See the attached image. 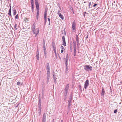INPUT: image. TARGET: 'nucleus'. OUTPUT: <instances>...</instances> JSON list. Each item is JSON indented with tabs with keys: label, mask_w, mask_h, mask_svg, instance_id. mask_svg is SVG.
Returning a JSON list of instances; mask_svg holds the SVG:
<instances>
[{
	"label": "nucleus",
	"mask_w": 122,
	"mask_h": 122,
	"mask_svg": "<svg viewBox=\"0 0 122 122\" xmlns=\"http://www.w3.org/2000/svg\"><path fill=\"white\" fill-rule=\"evenodd\" d=\"M38 0H35V2L36 5V17L37 20L38 19L39 13V5L38 2Z\"/></svg>",
	"instance_id": "nucleus-1"
},
{
	"label": "nucleus",
	"mask_w": 122,
	"mask_h": 122,
	"mask_svg": "<svg viewBox=\"0 0 122 122\" xmlns=\"http://www.w3.org/2000/svg\"><path fill=\"white\" fill-rule=\"evenodd\" d=\"M92 67L90 65H86L84 66V69L87 71H91L92 70Z\"/></svg>",
	"instance_id": "nucleus-2"
},
{
	"label": "nucleus",
	"mask_w": 122,
	"mask_h": 122,
	"mask_svg": "<svg viewBox=\"0 0 122 122\" xmlns=\"http://www.w3.org/2000/svg\"><path fill=\"white\" fill-rule=\"evenodd\" d=\"M76 21L75 20H74L72 22V30L74 31H75L76 30Z\"/></svg>",
	"instance_id": "nucleus-3"
},
{
	"label": "nucleus",
	"mask_w": 122,
	"mask_h": 122,
	"mask_svg": "<svg viewBox=\"0 0 122 122\" xmlns=\"http://www.w3.org/2000/svg\"><path fill=\"white\" fill-rule=\"evenodd\" d=\"M89 81L88 79L86 80L85 82V83L84 84V88L85 89H86V88L89 85Z\"/></svg>",
	"instance_id": "nucleus-4"
},
{
	"label": "nucleus",
	"mask_w": 122,
	"mask_h": 122,
	"mask_svg": "<svg viewBox=\"0 0 122 122\" xmlns=\"http://www.w3.org/2000/svg\"><path fill=\"white\" fill-rule=\"evenodd\" d=\"M62 39L63 41L62 45L64 46H66V44L65 41V38L64 36H62Z\"/></svg>",
	"instance_id": "nucleus-5"
},
{
	"label": "nucleus",
	"mask_w": 122,
	"mask_h": 122,
	"mask_svg": "<svg viewBox=\"0 0 122 122\" xmlns=\"http://www.w3.org/2000/svg\"><path fill=\"white\" fill-rule=\"evenodd\" d=\"M39 101L38 103V108H39L38 109H41V100L40 98L39 99Z\"/></svg>",
	"instance_id": "nucleus-6"
},
{
	"label": "nucleus",
	"mask_w": 122,
	"mask_h": 122,
	"mask_svg": "<svg viewBox=\"0 0 122 122\" xmlns=\"http://www.w3.org/2000/svg\"><path fill=\"white\" fill-rule=\"evenodd\" d=\"M69 87V84H68L65 87V88L64 90L65 92L64 93H67V92H68V90Z\"/></svg>",
	"instance_id": "nucleus-7"
},
{
	"label": "nucleus",
	"mask_w": 122,
	"mask_h": 122,
	"mask_svg": "<svg viewBox=\"0 0 122 122\" xmlns=\"http://www.w3.org/2000/svg\"><path fill=\"white\" fill-rule=\"evenodd\" d=\"M46 114L45 113H44L43 114L42 119V122H46Z\"/></svg>",
	"instance_id": "nucleus-8"
},
{
	"label": "nucleus",
	"mask_w": 122,
	"mask_h": 122,
	"mask_svg": "<svg viewBox=\"0 0 122 122\" xmlns=\"http://www.w3.org/2000/svg\"><path fill=\"white\" fill-rule=\"evenodd\" d=\"M67 95V93H64V94H63V99L64 100V101H66V98L67 97H66Z\"/></svg>",
	"instance_id": "nucleus-9"
},
{
	"label": "nucleus",
	"mask_w": 122,
	"mask_h": 122,
	"mask_svg": "<svg viewBox=\"0 0 122 122\" xmlns=\"http://www.w3.org/2000/svg\"><path fill=\"white\" fill-rule=\"evenodd\" d=\"M47 10L48 9L47 8H46L45 9V12L44 13V17H46Z\"/></svg>",
	"instance_id": "nucleus-10"
},
{
	"label": "nucleus",
	"mask_w": 122,
	"mask_h": 122,
	"mask_svg": "<svg viewBox=\"0 0 122 122\" xmlns=\"http://www.w3.org/2000/svg\"><path fill=\"white\" fill-rule=\"evenodd\" d=\"M105 92L104 89V88H102V92H101V94L102 96H103L105 94Z\"/></svg>",
	"instance_id": "nucleus-11"
},
{
	"label": "nucleus",
	"mask_w": 122,
	"mask_h": 122,
	"mask_svg": "<svg viewBox=\"0 0 122 122\" xmlns=\"http://www.w3.org/2000/svg\"><path fill=\"white\" fill-rule=\"evenodd\" d=\"M36 56L37 60H39V51L38 52L37 51V53Z\"/></svg>",
	"instance_id": "nucleus-12"
},
{
	"label": "nucleus",
	"mask_w": 122,
	"mask_h": 122,
	"mask_svg": "<svg viewBox=\"0 0 122 122\" xmlns=\"http://www.w3.org/2000/svg\"><path fill=\"white\" fill-rule=\"evenodd\" d=\"M46 70L47 71L50 70V66L48 63H47L46 64Z\"/></svg>",
	"instance_id": "nucleus-13"
},
{
	"label": "nucleus",
	"mask_w": 122,
	"mask_h": 122,
	"mask_svg": "<svg viewBox=\"0 0 122 122\" xmlns=\"http://www.w3.org/2000/svg\"><path fill=\"white\" fill-rule=\"evenodd\" d=\"M56 73L54 72L53 71V78H56V76H57V75H56Z\"/></svg>",
	"instance_id": "nucleus-14"
},
{
	"label": "nucleus",
	"mask_w": 122,
	"mask_h": 122,
	"mask_svg": "<svg viewBox=\"0 0 122 122\" xmlns=\"http://www.w3.org/2000/svg\"><path fill=\"white\" fill-rule=\"evenodd\" d=\"M68 60L67 59H66V58H64V60L65 61V64L66 66H67L68 65Z\"/></svg>",
	"instance_id": "nucleus-15"
},
{
	"label": "nucleus",
	"mask_w": 122,
	"mask_h": 122,
	"mask_svg": "<svg viewBox=\"0 0 122 122\" xmlns=\"http://www.w3.org/2000/svg\"><path fill=\"white\" fill-rule=\"evenodd\" d=\"M73 43V48L74 49H76V43L75 41H74Z\"/></svg>",
	"instance_id": "nucleus-16"
},
{
	"label": "nucleus",
	"mask_w": 122,
	"mask_h": 122,
	"mask_svg": "<svg viewBox=\"0 0 122 122\" xmlns=\"http://www.w3.org/2000/svg\"><path fill=\"white\" fill-rule=\"evenodd\" d=\"M13 14L14 15H15L16 14V11L15 9H14L12 10Z\"/></svg>",
	"instance_id": "nucleus-17"
},
{
	"label": "nucleus",
	"mask_w": 122,
	"mask_h": 122,
	"mask_svg": "<svg viewBox=\"0 0 122 122\" xmlns=\"http://www.w3.org/2000/svg\"><path fill=\"white\" fill-rule=\"evenodd\" d=\"M44 53L45 54V56L46 58V48H44Z\"/></svg>",
	"instance_id": "nucleus-18"
},
{
	"label": "nucleus",
	"mask_w": 122,
	"mask_h": 122,
	"mask_svg": "<svg viewBox=\"0 0 122 122\" xmlns=\"http://www.w3.org/2000/svg\"><path fill=\"white\" fill-rule=\"evenodd\" d=\"M59 16L61 19L62 20L64 19V17L61 14V13L59 14Z\"/></svg>",
	"instance_id": "nucleus-19"
},
{
	"label": "nucleus",
	"mask_w": 122,
	"mask_h": 122,
	"mask_svg": "<svg viewBox=\"0 0 122 122\" xmlns=\"http://www.w3.org/2000/svg\"><path fill=\"white\" fill-rule=\"evenodd\" d=\"M43 47L44 48H46V46H45V40L44 39L43 40Z\"/></svg>",
	"instance_id": "nucleus-20"
},
{
	"label": "nucleus",
	"mask_w": 122,
	"mask_h": 122,
	"mask_svg": "<svg viewBox=\"0 0 122 122\" xmlns=\"http://www.w3.org/2000/svg\"><path fill=\"white\" fill-rule=\"evenodd\" d=\"M71 102H68V108H70V107L71 106Z\"/></svg>",
	"instance_id": "nucleus-21"
},
{
	"label": "nucleus",
	"mask_w": 122,
	"mask_h": 122,
	"mask_svg": "<svg viewBox=\"0 0 122 122\" xmlns=\"http://www.w3.org/2000/svg\"><path fill=\"white\" fill-rule=\"evenodd\" d=\"M35 23H34L33 24V26H32V29H35L36 26H35Z\"/></svg>",
	"instance_id": "nucleus-22"
},
{
	"label": "nucleus",
	"mask_w": 122,
	"mask_h": 122,
	"mask_svg": "<svg viewBox=\"0 0 122 122\" xmlns=\"http://www.w3.org/2000/svg\"><path fill=\"white\" fill-rule=\"evenodd\" d=\"M8 14L10 17H12L11 11H9Z\"/></svg>",
	"instance_id": "nucleus-23"
},
{
	"label": "nucleus",
	"mask_w": 122,
	"mask_h": 122,
	"mask_svg": "<svg viewBox=\"0 0 122 122\" xmlns=\"http://www.w3.org/2000/svg\"><path fill=\"white\" fill-rule=\"evenodd\" d=\"M42 97L43 98L44 97V90L43 89L42 90Z\"/></svg>",
	"instance_id": "nucleus-24"
},
{
	"label": "nucleus",
	"mask_w": 122,
	"mask_h": 122,
	"mask_svg": "<svg viewBox=\"0 0 122 122\" xmlns=\"http://www.w3.org/2000/svg\"><path fill=\"white\" fill-rule=\"evenodd\" d=\"M74 56H76V49H74Z\"/></svg>",
	"instance_id": "nucleus-25"
},
{
	"label": "nucleus",
	"mask_w": 122,
	"mask_h": 122,
	"mask_svg": "<svg viewBox=\"0 0 122 122\" xmlns=\"http://www.w3.org/2000/svg\"><path fill=\"white\" fill-rule=\"evenodd\" d=\"M39 32V30H37L35 33V36L36 37Z\"/></svg>",
	"instance_id": "nucleus-26"
},
{
	"label": "nucleus",
	"mask_w": 122,
	"mask_h": 122,
	"mask_svg": "<svg viewBox=\"0 0 122 122\" xmlns=\"http://www.w3.org/2000/svg\"><path fill=\"white\" fill-rule=\"evenodd\" d=\"M62 34H63L64 35H66V31H65V30H64L63 31H62Z\"/></svg>",
	"instance_id": "nucleus-27"
},
{
	"label": "nucleus",
	"mask_w": 122,
	"mask_h": 122,
	"mask_svg": "<svg viewBox=\"0 0 122 122\" xmlns=\"http://www.w3.org/2000/svg\"><path fill=\"white\" fill-rule=\"evenodd\" d=\"M41 109H38V113L39 115H40L41 114Z\"/></svg>",
	"instance_id": "nucleus-28"
},
{
	"label": "nucleus",
	"mask_w": 122,
	"mask_h": 122,
	"mask_svg": "<svg viewBox=\"0 0 122 122\" xmlns=\"http://www.w3.org/2000/svg\"><path fill=\"white\" fill-rule=\"evenodd\" d=\"M72 98H70L69 99V100L68 102H71V101H72Z\"/></svg>",
	"instance_id": "nucleus-29"
},
{
	"label": "nucleus",
	"mask_w": 122,
	"mask_h": 122,
	"mask_svg": "<svg viewBox=\"0 0 122 122\" xmlns=\"http://www.w3.org/2000/svg\"><path fill=\"white\" fill-rule=\"evenodd\" d=\"M66 73L67 72V71H68V67L67 66H66Z\"/></svg>",
	"instance_id": "nucleus-30"
},
{
	"label": "nucleus",
	"mask_w": 122,
	"mask_h": 122,
	"mask_svg": "<svg viewBox=\"0 0 122 122\" xmlns=\"http://www.w3.org/2000/svg\"><path fill=\"white\" fill-rule=\"evenodd\" d=\"M70 10H71L73 12V13L74 14V12L73 10V8L72 7H71L70 8Z\"/></svg>",
	"instance_id": "nucleus-31"
},
{
	"label": "nucleus",
	"mask_w": 122,
	"mask_h": 122,
	"mask_svg": "<svg viewBox=\"0 0 122 122\" xmlns=\"http://www.w3.org/2000/svg\"><path fill=\"white\" fill-rule=\"evenodd\" d=\"M32 31H33V33L34 34H35L36 33V30H35V29H32Z\"/></svg>",
	"instance_id": "nucleus-32"
},
{
	"label": "nucleus",
	"mask_w": 122,
	"mask_h": 122,
	"mask_svg": "<svg viewBox=\"0 0 122 122\" xmlns=\"http://www.w3.org/2000/svg\"><path fill=\"white\" fill-rule=\"evenodd\" d=\"M17 24H15L14 26V28L15 30H16L17 29L16 28Z\"/></svg>",
	"instance_id": "nucleus-33"
},
{
	"label": "nucleus",
	"mask_w": 122,
	"mask_h": 122,
	"mask_svg": "<svg viewBox=\"0 0 122 122\" xmlns=\"http://www.w3.org/2000/svg\"><path fill=\"white\" fill-rule=\"evenodd\" d=\"M31 9H34V4H31Z\"/></svg>",
	"instance_id": "nucleus-34"
},
{
	"label": "nucleus",
	"mask_w": 122,
	"mask_h": 122,
	"mask_svg": "<svg viewBox=\"0 0 122 122\" xmlns=\"http://www.w3.org/2000/svg\"><path fill=\"white\" fill-rule=\"evenodd\" d=\"M18 17H19V15L18 14H17L15 16V19H18Z\"/></svg>",
	"instance_id": "nucleus-35"
},
{
	"label": "nucleus",
	"mask_w": 122,
	"mask_h": 122,
	"mask_svg": "<svg viewBox=\"0 0 122 122\" xmlns=\"http://www.w3.org/2000/svg\"><path fill=\"white\" fill-rule=\"evenodd\" d=\"M79 88H80V90L81 91V86L80 85H79L78 86Z\"/></svg>",
	"instance_id": "nucleus-36"
},
{
	"label": "nucleus",
	"mask_w": 122,
	"mask_h": 122,
	"mask_svg": "<svg viewBox=\"0 0 122 122\" xmlns=\"http://www.w3.org/2000/svg\"><path fill=\"white\" fill-rule=\"evenodd\" d=\"M57 78H55L54 79V82L55 84H56V79H57Z\"/></svg>",
	"instance_id": "nucleus-37"
},
{
	"label": "nucleus",
	"mask_w": 122,
	"mask_h": 122,
	"mask_svg": "<svg viewBox=\"0 0 122 122\" xmlns=\"http://www.w3.org/2000/svg\"><path fill=\"white\" fill-rule=\"evenodd\" d=\"M47 74H50V70L47 71Z\"/></svg>",
	"instance_id": "nucleus-38"
},
{
	"label": "nucleus",
	"mask_w": 122,
	"mask_h": 122,
	"mask_svg": "<svg viewBox=\"0 0 122 122\" xmlns=\"http://www.w3.org/2000/svg\"><path fill=\"white\" fill-rule=\"evenodd\" d=\"M44 18L45 19V25L47 17H44Z\"/></svg>",
	"instance_id": "nucleus-39"
},
{
	"label": "nucleus",
	"mask_w": 122,
	"mask_h": 122,
	"mask_svg": "<svg viewBox=\"0 0 122 122\" xmlns=\"http://www.w3.org/2000/svg\"><path fill=\"white\" fill-rule=\"evenodd\" d=\"M17 84L18 85H20L21 84V82L20 81H18L17 82Z\"/></svg>",
	"instance_id": "nucleus-40"
},
{
	"label": "nucleus",
	"mask_w": 122,
	"mask_h": 122,
	"mask_svg": "<svg viewBox=\"0 0 122 122\" xmlns=\"http://www.w3.org/2000/svg\"><path fill=\"white\" fill-rule=\"evenodd\" d=\"M68 59H69V57L68 56V54H67L66 55V59H67V60H68Z\"/></svg>",
	"instance_id": "nucleus-41"
},
{
	"label": "nucleus",
	"mask_w": 122,
	"mask_h": 122,
	"mask_svg": "<svg viewBox=\"0 0 122 122\" xmlns=\"http://www.w3.org/2000/svg\"><path fill=\"white\" fill-rule=\"evenodd\" d=\"M31 4H34V0H31Z\"/></svg>",
	"instance_id": "nucleus-42"
},
{
	"label": "nucleus",
	"mask_w": 122,
	"mask_h": 122,
	"mask_svg": "<svg viewBox=\"0 0 122 122\" xmlns=\"http://www.w3.org/2000/svg\"><path fill=\"white\" fill-rule=\"evenodd\" d=\"M117 109H116L115 110H114V113H116L117 112Z\"/></svg>",
	"instance_id": "nucleus-43"
},
{
	"label": "nucleus",
	"mask_w": 122,
	"mask_h": 122,
	"mask_svg": "<svg viewBox=\"0 0 122 122\" xmlns=\"http://www.w3.org/2000/svg\"><path fill=\"white\" fill-rule=\"evenodd\" d=\"M77 47H79V46H80V43H79V42H77Z\"/></svg>",
	"instance_id": "nucleus-44"
},
{
	"label": "nucleus",
	"mask_w": 122,
	"mask_h": 122,
	"mask_svg": "<svg viewBox=\"0 0 122 122\" xmlns=\"http://www.w3.org/2000/svg\"><path fill=\"white\" fill-rule=\"evenodd\" d=\"M61 50H63V49H64V47H63L62 46H61Z\"/></svg>",
	"instance_id": "nucleus-45"
},
{
	"label": "nucleus",
	"mask_w": 122,
	"mask_h": 122,
	"mask_svg": "<svg viewBox=\"0 0 122 122\" xmlns=\"http://www.w3.org/2000/svg\"><path fill=\"white\" fill-rule=\"evenodd\" d=\"M52 47L53 48V50L56 49V47L54 46L53 45H52Z\"/></svg>",
	"instance_id": "nucleus-46"
},
{
	"label": "nucleus",
	"mask_w": 122,
	"mask_h": 122,
	"mask_svg": "<svg viewBox=\"0 0 122 122\" xmlns=\"http://www.w3.org/2000/svg\"><path fill=\"white\" fill-rule=\"evenodd\" d=\"M60 10H59L58 11V12H57V14L58 15H59V14L60 13H60Z\"/></svg>",
	"instance_id": "nucleus-47"
},
{
	"label": "nucleus",
	"mask_w": 122,
	"mask_h": 122,
	"mask_svg": "<svg viewBox=\"0 0 122 122\" xmlns=\"http://www.w3.org/2000/svg\"><path fill=\"white\" fill-rule=\"evenodd\" d=\"M49 81V79H47V81H46V82L47 84H48Z\"/></svg>",
	"instance_id": "nucleus-48"
},
{
	"label": "nucleus",
	"mask_w": 122,
	"mask_h": 122,
	"mask_svg": "<svg viewBox=\"0 0 122 122\" xmlns=\"http://www.w3.org/2000/svg\"><path fill=\"white\" fill-rule=\"evenodd\" d=\"M73 97V95L72 94L70 95V98H72Z\"/></svg>",
	"instance_id": "nucleus-49"
},
{
	"label": "nucleus",
	"mask_w": 122,
	"mask_h": 122,
	"mask_svg": "<svg viewBox=\"0 0 122 122\" xmlns=\"http://www.w3.org/2000/svg\"><path fill=\"white\" fill-rule=\"evenodd\" d=\"M86 14H88V13H86V12H84V13L83 14V15L84 16H85V15Z\"/></svg>",
	"instance_id": "nucleus-50"
},
{
	"label": "nucleus",
	"mask_w": 122,
	"mask_h": 122,
	"mask_svg": "<svg viewBox=\"0 0 122 122\" xmlns=\"http://www.w3.org/2000/svg\"><path fill=\"white\" fill-rule=\"evenodd\" d=\"M91 2H90L89 3V5H88V6H89V8L90 7V5H91Z\"/></svg>",
	"instance_id": "nucleus-51"
},
{
	"label": "nucleus",
	"mask_w": 122,
	"mask_h": 122,
	"mask_svg": "<svg viewBox=\"0 0 122 122\" xmlns=\"http://www.w3.org/2000/svg\"><path fill=\"white\" fill-rule=\"evenodd\" d=\"M97 5V4H95L93 6V7H95Z\"/></svg>",
	"instance_id": "nucleus-52"
},
{
	"label": "nucleus",
	"mask_w": 122,
	"mask_h": 122,
	"mask_svg": "<svg viewBox=\"0 0 122 122\" xmlns=\"http://www.w3.org/2000/svg\"><path fill=\"white\" fill-rule=\"evenodd\" d=\"M76 39H78V36L77 35H76Z\"/></svg>",
	"instance_id": "nucleus-53"
},
{
	"label": "nucleus",
	"mask_w": 122,
	"mask_h": 122,
	"mask_svg": "<svg viewBox=\"0 0 122 122\" xmlns=\"http://www.w3.org/2000/svg\"><path fill=\"white\" fill-rule=\"evenodd\" d=\"M110 90H111L110 92L111 93V94H112V91L111 88V87H110Z\"/></svg>",
	"instance_id": "nucleus-54"
},
{
	"label": "nucleus",
	"mask_w": 122,
	"mask_h": 122,
	"mask_svg": "<svg viewBox=\"0 0 122 122\" xmlns=\"http://www.w3.org/2000/svg\"><path fill=\"white\" fill-rule=\"evenodd\" d=\"M76 40L77 42H79L78 39H76Z\"/></svg>",
	"instance_id": "nucleus-55"
},
{
	"label": "nucleus",
	"mask_w": 122,
	"mask_h": 122,
	"mask_svg": "<svg viewBox=\"0 0 122 122\" xmlns=\"http://www.w3.org/2000/svg\"><path fill=\"white\" fill-rule=\"evenodd\" d=\"M50 76H47V79H49Z\"/></svg>",
	"instance_id": "nucleus-56"
},
{
	"label": "nucleus",
	"mask_w": 122,
	"mask_h": 122,
	"mask_svg": "<svg viewBox=\"0 0 122 122\" xmlns=\"http://www.w3.org/2000/svg\"><path fill=\"white\" fill-rule=\"evenodd\" d=\"M55 53V56H57V55H56V52H54Z\"/></svg>",
	"instance_id": "nucleus-57"
},
{
	"label": "nucleus",
	"mask_w": 122,
	"mask_h": 122,
	"mask_svg": "<svg viewBox=\"0 0 122 122\" xmlns=\"http://www.w3.org/2000/svg\"><path fill=\"white\" fill-rule=\"evenodd\" d=\"M63 52V50H62L61 51V53H62Z\"/></svg>",
	"instance_id": "nucleus-58"
},
{
	"label": "nucleus",
	"mask_w": 122,
	"mask_h": 122,
	"mask_svg": "<svg viewBox=\"0 0 122 122\" xmlns=\"http://www.w3.org/2000/svg\"><path fill=\"white\" fill-rule=\"evenodd\" d=\"M88 35H87L86 37L85 38L86 39H87L88 38Z\"/></svg>",
	"instance_id": "nucleus-59"
},
{
	"label": "nucleus",
	"mask_w": 122,
	"mask_h": 122,
	"mask_svg": "<svg viewBox=\"0 0 122 122\" xmlns=\"http://www.w3.org/2000/svg\"><path fill=\"white\" fill-rule=\"evenodd\" d=\"M48 21H49V22H50V18H48Z\"/></svg>",
	"instance_id": "nucleus-60"
},
{
	"label": "nucleus",
	"mask_w": 122,
	"mask_h": 122,
	"mask_svg": "<svg viewBox=\"0 0 122 122\" xmlns=\"http://www.w3.org/2000/svg\"><path fill=\"white\" fill-rule=\"evenodd\" d=\"M53 51H54V52H56V49H54L53 50Z\"/></svg>",
	"instance_id": "nucleus-61"
},
{
	"label": "nucleus",
	"mask_w": 122,
	"mask_h": 122,
	"mask_svg": "<svg viewBox=\"0 0 122 122\" xmlns=\"http://www.w3.org/2000/svg\"><path fill=\"white\" fill-rule=\"evenodd\" d=\"M50 75H49V74H47V76H50Z\"/></svg>",
	"instance_id": "nucleus-62"
},
{
	"label": "nucleus",
	"mask_w": 122,
	"mask_h": 122,
	"mask_svg": "<svg viewBox=\"0 0 122 122\" xmlns=\"http://www.w3.org/2000/svg\"><path fill=\"white\" fill-rule=\"evenodd\" d=\"M11 9H9V11H11Z\"/></svg>",
	"instance_id": "nucleus-63"
},
{
	"label": "nucleus",
	"mask_w": 122,
	"mask_h": 122,
	"mask_svg": "<svg viewBox=\"0 0 122 122\" xmlns=\"http://www.w3.org/2000/svg\"><path fill=\"white\" fill-rule=\"evenodd\" d=\"M54 119H53L52 121V122H54Z\"/></svg>",
	"instance_id": "nucleus-64"
}]
</instances>
